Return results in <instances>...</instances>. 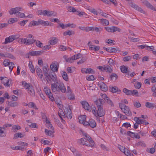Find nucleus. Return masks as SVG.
Segmentation results:
<instances>
[{"instance_id":"29","label":"nucleus","mask_w":156,"mask_h":156,"mask_svg":"<svg viewBox=\"0 0 156 156\" xmlns=\"http://www.w3.org/2000/svg\"><path fill=\"white\" fill-rule=\"evenodd\" d=\"M115 112L117 115L120 116V118L124 120L127 119V117L126 115H122L121 114H120L119 111H115Z\"/></svg>"},{"instance_id":"45","label":"nucleus","mask_w":156,"mask_h":156,"mask_svg":"<svg viewBox=\"0 0 156 156\" xmlns=\"http://www.w3.org/2000/svg\"><path fill=\"white\" fill-rule=\"evenodd\" d=\"M38 25V22L33 20L31 21L29 24L30 27Z\"/></svg>"},{"instance_id":"64","label":"nucleus","mask_w":156,"mask_h":156,"mask_svg":"<svg viewBox=\"0 0 156 156\" xmlns=\"http://www.w3.org/2000/svg\"><path fill=\"white\" fill-rule=\"evenodd\" d=\"M138 91L136 90H131V94L132 95H135L136 96H138Z\"/></svg>"},{"instance_id":"20","label":"nucleus","mask_w":156,"mask_h":156,"mask_svg":"<svg viewBox=\"0 0 156 156\" xmlns=\"http://www.w3.org/2000/svg\"><path fill=\"white\" fill-rule=\"evenodd\" d=\"M142 3L145 5L148 8L151 9L152 10H155V8L147 1L144 0L142 2Z\"/></svg>"},{"instance_id":"48","label":"nucleus","mask_w":156,"mask_h":156,"mask_svg":"<svg viewBox=\"0 0 156 156\" xmlns=\"http://www.w3.org/2000/svg\"><path fill=\"white\" fill-rule=\"evenodd\" d=\"M58 115L59 117L62 119V118L64 116L65 114L62 109H60L59 110L58 112Z\"/></svg>"},{"instance_id":"19","label":"nucleus","mask_w":156,"mask_h":156,"mask_svg":"<svg viewBox=\"0 0 156 156\" xmlns=\"http://www.w3.org/2000/svg\"><path fill=\"white\" fill-rule=\"evenodd\" d=\"M78 142L82 145H85L87 146H89V144L86 141V139L84 138H82L78 140Z\"/></svg>"},{"instance_id":"6","label":"nucleus","mask_w":156,"mask_h":156,"mask_svg":"<svg viewBox=\"0 0 156 156\" xmlns=\"http://www.w3.org/2000/svg\"><path fill=\"white\" fill-rule=\"evenodd\" d=\"M82 55L80 53L75 55L68 59H67V61L69 62H72L73 61L76 60L81 57Z\"/></svg>"},{"instance_id":"7","label":"nucleus","mask_w":156,"mask_h":156,"mask_svg":"<svg viewBox=\"0 0 156 156\" xmlns=\"http://www.w3.org/2000/svg\"><path fill=\"white\" fill-rule=\"evenodd\" d=\"M80 103L82 105L83 108L86 110L91 111V108L88 103L85 101H81Z\"/></svg>"},{"instance_id":"33","label":"nucleus","mask_w":156,"mask_h":156,"mask_svg":"<svg viewBox=\"0 0 156 156\" xmlns=\"http://www.w3.org/2000/svg\"><path fill=\"white\" fill-rule=\"evenodd\" d=\"M118 78V76L115 73H112L110 75V78L112 80L115 81Z\"/></svg>"},{"instance_id":"23","label":"nucleus","mask_w":156,"mask_h":156,"mask_svg":"<svg viewBox=\"0 0 156 156\" xmlns=\"http://www.w3.org/2000/svg\"><path fill=\"white\" fill-rule=\"evenodd\" d=\"M145 106L149 108H153L156 107V105L153 103H151L148 102H146L145 103Z\"/></svg>"},{"instance_id":"42","label":"nucleus","mask_w":156,"mask_h":156,"mask_svg":"<svg viewBox=\"0 0 156 156\" xmlns=\"http://www.w3.org/2000/svg\"><path fill=\"white\" fill-rule=\"evenodd\" d=\"M19 42L21 44H25L27 45L26 38H20L19 41Z\"/></svg>"},{"instance_id":"34","label":"nucleus","mask_w":156,"mask_h":156,"mask_svg":"<svg viewBox=\"0 0 156 156\" xmlns=\"http://www.w3.org/2000/svg\"><path fill=\"white\" fill-rule=\"evenodd\" d=\"M120 69L121 72L124 73H126L128 71V68L124 66H122L120 67Z\"/></svg>"},{"instance_id":"30","label":"nucleus","mask_w":156,"mask_h":156,"mask_svg":"<svg viewBox=\"0 0 156 156\" xmlns=\"http://www.w3.org/2000/svg\"><path fill=\"white\" fill-rule=\"evenodd\" d=\"M21 128L20 126H19L15 125L13 126L12 128V130L14 132H17V130L20 129Z\"/></svg>"},{"instance_id":"44","label":"nucleus","mask_w":156,"mask_h":156,"mask_svg":"<svg viewBox=\"0 0 156 156\" xmlns=\"http://www.w3.org/2000/svg\"><path fill=\"white\" fill-rule=\"evenodd\" d=\"M62 76L63 79L66 81H68V77L67 73L65 72H63L62 73Z\"/></svg>"},{"instance_id":"40","label":"nucleus","mask_w":156,"mask_h":156,"mask_svg":"<svg viewBox=\"0 0 156 156\" xmlns=\"http://www.w3.org/2000/svg\"><path fill=\"white\" fill-rule=\"evenodd\" d=\"M123 92L127 95H131V90H129L126 88L123 89Z\"/></svg>"},{"instance_id":"1","label":"nucleus","mask_w":156,"mask_h":156,"mask_svg":"<svg viewBox=\"0 0 156 156\" xmlns=\"http://www.w3.org/2000/svg\"><path fill=\"white\" fill-rule=\"evenodd\" d=\"M24 87L27 89L28 93L31 96H34L35 91L33 86L27 84V83H25L24 85Z\"/></svg>"},{"instance_id":"49","label":"nucleus","mask_w":156,"mask_h":156,"mask_svg":"<svg viewBox=\"0 0 156 156\" xmlns=\"http://www.w3.org/2000/svg\"><path fill=\"white\" fill-rule=\"evenodd\" d=\"M5 56V58H10L12 59H15L14 57L12 54L10 53H6Z\"/></svg>"},{"instance_id":"61","label":"nucleus","mask_w":156,"mask_h":156,"mask_svg":"<svg viewBox=\"0 0 156 156\" xmlns=\"http://www.w3.org/2000/svg\"><path fill=\"white\" fill-rule=\"evenodd\" d=\"M74 68L72 67H68L67 68V71L69 73H72L73 72V69H74Z\"/></svg>"},{"instance_id":"3","label":"nucleus","mask_w":156,"mask_h":156,"mask_svg":"<svg viewBox=\"0 0 156 156\" xmlns=\"http://www.w3.org/2000/svg\"><path fill=\"white\" fill-rule=\"evenodd\" d=\"M106 30L109 32H114L116 31L120 32L121 30L119 28L115 26L105 27Z\"/></svg>"},{"instance_id":"26","label":"nucleus","mask_w":156,"mask_h":156,"mask_svg":"<svg viewBox=\"0 0 156 156\" xmlns=\"http://www.w3.org/2000/svg\"><path fill=\"white\" fill-rule=\"evenodd\" d=\"M111 67V66H109L104 65V71H105L106 72L111 73L112 71V70Z\"/></svg>"},{"instance_id":"31","label":"nucleus","mask_w":156,"mask_h":156,"mask_svg":"<svg viewBox=\"0 0 156 156\" xmlns=\"http://www.w3.org/2000/svg\"><path fill=\"white\" fill-rule=\"evenodd\" d=\"M74 34V31L69 30L64 32L63 33V34L64 36H66L67 35L70 36Z\"/></svg>"},{"instance_id":"51","label":"nucleus","mask_w":156,"mask_h":156,"mask_svg":"<svg viewBox=\"0 0 156 156\" xmlns=\"http://www.w3.org/2000/svg\"><path fill=\"white\" fill-rule=\"evenodd\" d=\"M0 80L1 81L2 83H3L4 85L6 82H7L8 79H7V78L6 77L4 78L3 77H0Z\"/></svg>"},{"instance_id":"56","label":"nucleus","mask_w":156,"mask_h":156,"mask_svg":"<svg viewBox=\"0 0 156 156\" xmlns=\"http://www.w3.org/2000/svg\"><path fill=\"white\" fill-rule=\"evenodd\" d=\"M57 65L55 64V63H53L52 64H51L50 66V69H51L53 71L55 72L56 71V70H57V69H54V67H55Z\"/></svg>"},{"instance_id":"43","label":"nucleus","mask_w":156,"mask_h":156,"mask_svg":"<svg viewBox=\"0 0 156 156\" xmlns=\"http://www.w3.org/2000/svg\"><path fill=\"white\" fill-rule=\"evenodd\" d=\"M106 50L108 52L110 53L114 52L116 51L115 48H106Z\"/></svg>"},{"instance_id":"27","label":"nucleus","mask_w":156,"mask_h":156,"mask_svg":"<svg viewBox=\"0 0 156 156\" xmlns=\"http://www.w3.org/2000/svg\"><path fill=\"white\" fill-rule=\"evenodd\" d=\"M7 105L11 107H14L17 106L18 104L17 102L11 101L8 102Z\"/></svg>"},{"instance_id":"14","label":"nucleus","mask_w":156,"mask_h":156,"mask_svg":"<svg viewBox=\"0 0 156 156\" xmlns=\"http://www.w3.org/2000/svg\"><path fill=\"white\" fill-rule=\"evenodd\" d=\"M44 51H33L30 52L29 53V55L31 56H38L40 55L43 53Z\"/></svg>"},{"instance_id":"58","label":"nucleus","mask_w":156,"mask_h":156,"mask_svg":"<svg viewBox=\"0 0 156 156\" xmlns=\"http://www.w3.org/2000/svg\"><path fill=\"white\" fill-rule=\"evenodd\" d=\"M137 145L143 147H146L145 144L143 141L139 142L137 144Z\"/></svg>"},{"instance_id":"8","label":"nucleus","mask_w":156,"mask_h":156,"mask_svg":"<svg viewBox=\"0 0 156 156\" xmlns=\"http://www.w3.org/2000/svg\"><path fill=\"white\" fill-rule=\"evenodd\" d=\"M85 126H89L91 128H94L96 126V123L95 121L92 119H90L89 122H86L85 123Z\"/></svg>"},{"instance_id":"11","label":"nucleus","mask_w":156,"mask_h":156,"mask_svg":"<svg viewBox=\"0 0 156 156\" xmlns=\"http://www.w3.org/2000/svg\"><path fill=\"white\" fill-rule=\"evenodd\" d=\"M15 39V36L13 35L10 36L9 37L5 38V41L3 43V44H5L8 43L13 41Z\"/></svg>"},{"instance_id":"22","label":"nucleus","mask_w":156,"mask_h":156,"mask_svg":"<svg viewBox=\"0 0 156 156\" xmlns=\"http://www.w3.org/2000/svg\"><path fill=\"white\" fill-rule=\"evenodd\" d=\"M54 132V129H52V130H49L47 129H45V133L48 136L53 137V133Z\"/></svg>"},{"instance_id":"54","label":"nucleus","mask_w":156,"mask_h":156,"mask_svg":"<svg viewBox=\"0 0 156 156\" xmlns=\"http://www.w3.org/2000/svg\"><path fill=\"white\" fill-rule=\"evenodd\" d=\"M36 44L37 46L39 48H41L43 47V44L40 41L37 40L36 41Z\"/></svg>"},{"instance_id":"28","label":"nucleus","mask_w":156,"mask_h":156,"mask_svg":"<svg viewBox=\"0 0 156 156\" xmlns=\"http://www.w3.org/2000/svg\"><path fill=\"white\" fill-rule=\"evenodd\" d=\"M36 41V40L33 39L26 38L27 45H29L33 44Z\"/></svg>"},{"instance_id":"55","label":"nucleus","mask_w":156,"mask_h":156,"mask_svg":"<svg viewBox=\"0 0 156 156\" xmlns=\"http://www.w3.org/2000/svg\"><path fill=\"white\" fill-rule=\"evenodd\" d=\"M134 86L135 88L137 89H139L141 87V84L140 83L136 82L135 83Z\"/></svg>"},{"instance_id":"12","label":"nucleus","mask_w":156,"mask_h":156,"mask_svg":"<svg viewBox=\"0 0 156 156\" xmlns=\"http://www.w3.org/2000/svg\"><path fill=\"white\" fill-rule=\"evenodd\" d=\"M98 85L99 86L101 90L103 91H106L108 90V87L105 83L102 82H99L98 83Z\"/></svg>"},{"instance_id":"2","label":"nucleus","mask_w":156,"mask_h":156,"mask_svg":"<svg viewBox=\"0 0 156 156\" xmlns=\"http://www.w3.org/2000/svg\"><path fill=\"white\" fill-rule=\"evenodd\" d=\"M119 105V107L122 109V111L126 115L128 116H129L132 114L128 106H127L124 104H120Z\"/></svg>"},{"instance_id":"17","label":"nucleus","mask_w":156,"mask_h":156,"mask_svg":"<svg viewBox=\"0 0 156 156\" xmlns=\"http://www.w3.org/2000/svg\"><path fill=\"white\" fill-rule=\"evenodd\" d=\"M91 42H89L88 43V45L89 46V49L91 50H94L95 51H98L100 49V47L99 46H95L92 45L90 44Z\"/></svg>"},{"instance_id":"9","label":"nucleus","mask_w":156,"mask_h":156,"mask_svg":"<svg viewBox=\"0 0 156 156\" xmlns=\"http://www.w3.org/2000/svg\"><path fill=\"white\" fill-rule=\"evenodd\" d=\"M58 86V92L60 91L62 93H65L66 92V89L63 83L60 82L57 83Z\"/></svg>"},{"instance_id":"47","label":"nucleus","mask_w":156,"mask_h":156,"mask_svg":"<svg viewBox=\"0 0 156 156\" xmlns=\"http://www.w3.org/2000/svg\"><path fill=\"white\" fill-rule=\"evenodd\" d=\"M100 20L103 25L105 26H107L109 25V22L108 20L104 19H101Z\"/></svg>"},{"instance_id":"16","label":"nucleus","mask_w":156,"mask_h":156,"mask_svg":"<svg viewBox=\"0 0 156 156\" xmlns=\"http://www.w3.org/2000/svg\"><path fill=\"white\" fill-rule=\"evenodd\" d=\"M97 114L98 116L102 117L105 115L104 111L103 109V107L98 108Z\"/></svg>"},{"instance_id":"38","label":"nucleus","mask_w":156,"mask_h":156,"mask_svg":"<svg viewBox=\"0 0 156 156\" xmlns=\"http://www.w3.org/2000/svg\"><path fill=\"white\" fill-rule=\"evenodd\" d=\"M16 8L11 9L9 12V14L12 15L13 14H16V15L18 12Z\"/></svg>"},{"instance_id":"18","label":"nucleus","mask_w":156,"mask_h":156,"mask_svg":"<svg viewBox=\"0 0 156 156\" xmlns=\"http://www.w3.org/2000/svg\"><path fill=\"white\" fill-rule=\"evenodd\" d=\"M79 121L80 123L83 124L85 126V123L87 122L85 121L86 119V116L85 115H82L80 116L79 118Z\"/></svg>"},{"instance_id":"60","label":"nucleus","mask_w":156,"mask_h":156,"mask_svg":"<svg viewBox=\"0 0 156 156\" xmlns=\"http://www.w3.org/2000/svg\"><path fill=\"white\" fill-rule=\"evenodd\" d=\"M86 73H94V71L91 68H87L86 69Z\"/></svg>"},{"instance_id":"13","label":"nucleus","mask_w":156,"mask_h":156,"mask_svg":"<svg viewBox=\"0 0 156 156\" xmlns=\"http://www.w3.org/2000/svg\"><path fill=\"white\" fill-rule=\"evenodd\" d=\"M35 69L38 76L41 80H42L43 75L41 73L42 72L41 70L37 66H36Z\"/></svg>"},{"instance_id":"5","label":"nucleus","mask_w":156,"mask_h":156,"mask_svg":"<svg viewBox=\"0 0 156 156\" xmlns=\"http://www.w3.org/2000/svg\"><path fill=\"white\" fill-rule=\"evenodd\" d=\"M83 135L85 136L87 140L90 143L89 145V146L92 147H95V144L94 143V141L92 140L91 137L86 133H84L83 134Z\"/></svg>"},{"instance_id":"37","label":"nucleus","mask_w":156,"mask_h":156,"mask_svg":"<svg viewBox=\"0 0 156 156\" xmlns=\"http://www.w3.org/2000/svg\"><path fill=\"white\" fill-rule=\"evenodd\" d=\"M29 66L30 68V71L32 73H34L35 72V70L34 66L32 65V63L31 62H30L29 64Z\"/></svg>"},{"instance_id":"24","label":"nucleus","mask_w":156,"mask_h":156,"mask_svg":"<svg viewBox=\"0 0 156 156\" xmlns=\"http://www.w3.org/2000/svg\"><path fill=\"white\" fill-rule=\"evenodd\" d=\"M56 13L54 11L47 10L46 16H56Z\"/></svg>"},{"instance_id":"63","label":"nucleus","mask_w":156,"mask_h":156,"mask_svg":"<svg viewBox=\"0 0 156 156\" xmlns=\"http://www.w3.org/2000/svg\"><path fill=\"white\" fill-rule=\"evenodd\" d=\"M118 88L116 87H112L111 88V91L113 93L116 92L118 90Z\"/></svg>"},{"instance_id":"62","label":"nucleus","mask_w":156,"mask_h":156,"mask_svg":"<svg viewBox=\"0 0 156 156\" xmlns=\"http://www.w3.org/2000/svg\"><path fill=\"white\" fill-rule=\"evenodd\" d=\"M14 64L12 62H9V66L10 71H11L14 67Z\"/></svg>"},{"instance_id":"39","label":"nucleus","mask_w":156,"mask_h":156,"mask_svg":"<svg viewBox=\"0 0 156 156\" xmlns=\"http://www.w3.org/2000/svg\"><path fill=\"white\" fill-rule=\"evenodd\" d=\"M134 120L138 124H142L144 123V120L140 119V120L138 117H135L134 118Z\"/></svg>"},{"instance_id":"15","label":"nucleus","mask_w":156,"mask_h":156,"mask_svg":"<svg viewBox=\"0 0 156 156\" xmlns=\"http://www.w3.org/2000/svg\"><path fill=\"white\" fill-rule=\"evenodd\" d=\"M58 84L55 83H52L51 84V89L53 92H55V94L58 93Z\"/></svg>"},{"instance_id":"59","label":"nucleus","mask_w":156,"mask_h":156,"mask_svg":"<svg viewBox=\"0 0 156 156\" xmlns=\"http://www.w3.org/2000/svg\"><path fill=\"white\" fill-rule=\"evenodd\" d=\"M105 101L108 104L111 105L112 106H113V104L111 101V100L109 98H107V99L105 100Z\"/></svg>"},{"instance_id":"25","label":"nucleus","mask_w":156,"mask_h":156,"mask_svg":"<svg viewBox=\"0 0 156 156\" xmlns=\"http://www.w3.org/2000/svg\"><path fill=\"white\" fill-rule=\"evenodd\" d=\"M48 66L47 65L43 67V71L44 73V75L45 76V77H46V76L47 77V76H48V75L49 74L48 73Z\"/></svg>"},{"instance_id":"35","label":"nucleus","mask_w":156,"mask_h":156,"mask_svg":"<svg viewBox=\"0 0 156 156\" xmlns=\"http://www.w3.org/2000/svg\"><path fill=\"white\" fill-rule=\"evenodd\" d=\"M7 133L5 130L0 128V137H4L6 136Z\"/></svg>"},{"instance_id":"53","label":"nucleus","mask_w":156,"mask_h":156,"mask_svg":"<svg viewBox=\"0 0 156 156\" xmlns=\"http://www.w3.org/2000/svg\"><path fill=\"white\" fill-rule=\"evenodd\" d=\"M64 111L66 115L69 113V111L71 112L70 106H69L68 108H65L64 109Z\"/></svg>"},{"instance_id":"4","label":"nucleus","mask_w":156,"mask_h":156,"mask_svg":"<svg viewBox=\"0 0 156 156\" xmlns=\"http://www.w3.org/2000/svg\"><path fill=\"white\" fill-rule=\"evenodd\" d=\"M45 77L46 79L47 82L50 81L51 80L54 82H57V79L56 75L53 73V74H48Z\"/></svg>"},{"instance_id":"41","label":"nucleus","mask_w":156,"mask_h":156,"mask_svg":"<svg viewBox=\"0 0 156 156\" xmlns=\"http://www.w3.org/2000/svg\"><path fill=\"white\" fill-rule=\"evenodd\" d=\"M46 126L48 128H50L52 129H54V128L52 125L50 123V122L47 119H46Z\"/></svg>"},{"instance_id":"21","label":"nucleus","mask_w":156,"mask_h":156,"mask_svg":"<svg viewBox=\"0 0 156 156\" xmlns=\"http://www.w3.org/2000/svg\"><path fill=\"white\" fill-rule=\"evenodd\" d=\"M58 39L55 37H52L49 41L50 45H54L56 44L58 42Z\"/></svg>"},{"instance_id":"32","label":"nucleus","mask_w":156,"mask_h":156,"mask_svg":"<svg viewBox=\"0 0 156 156\" xmlns=\"http://www.w3.org/2000/svg\"><path fill=\"white\" fill-rule=\"evenodd\" d=\"M37 14L38 15L46 16L47 15V10H40L37 11Z\"/></svg>"},{"instance_id":"46","label":"nucleus","mask_w":156,"mask_h":156,"mask_svg":"<svg viewBox=\"0 0 156 156\" xmlns=\"http://www.w3.org/2000/svg\"><path fill=\"white\" fill-rule=\"evenodd\" d=\"M135 133H133L130 131H128L127 133V135L130 136L132 138H135Z\"/></svg>"},{"instance_id":"57","label":"nucleus","mask_w":156,"mask_h":156,"mask_svg":"<svg viewBox=\"0 0 156 156\" xmlns=\"http://www.w3.org/2000/svg\"><path fill=\"white\" fill-rule=\"evenodd\" d=\"M68 10L70 12H75L76 11L74 8L71 6L68 7Z\"/></svg>"},{"instance_id":"10","label":"nucleus","mask_w":156,"mask_h":156,"mask_svg":"<svg viewBox=\"0 0 156 156\" xmlns=\"http://www.w3.org/2000/svg\"><path fill=\"white\" fill-rule=\"evenodd\" d=\"M94 103L96 105L97 108L103 107L105 103L104 100L102 99H99L94 101Z\"/></svg>"},{"instance_id":"50","label":"nucleus","mask_w":156,"mask_h":156,"mask_svg":"<svg viewBox=\"0 0 156 156\" xmlns=\"http://www.w3.org/2000/svg\"><path fill=\"white\" fill-rule=\"evenodd\" d=\"M16 16L17 17H20L22 18H23L26 17L24 13L20 12H18L16 15Z\"/></svg>"},{"instance_id":"52","label":"nucleus","mask_w":156,"mask_h":156,"mask_svg":"<svg viewBox=\"0 0 156 156\" xmlns=\"http://www.w3.org/2000/svg\"><path fill=\"white\" fill-rule=\"evenodd\" d=\"M133 105L135 107L137 108L140 107L141 106V104L139 101H134L133 102Z\"/></svg>"},{"instance_id":"36","label":"nucleus","mask_w":156,"mask_h":156,"mask_svg":"<svg viewBox=\"0 0 156 156\" xmlns=\"http://www.w3.org/2000/svg\"><path fill=\"white\" fill-rule=\"evenodd\" d=\"M23 134L21 133H18L14 135L13 139H16L18 137L21 138L23 137Z\"/></svg>"}]
</instances>
